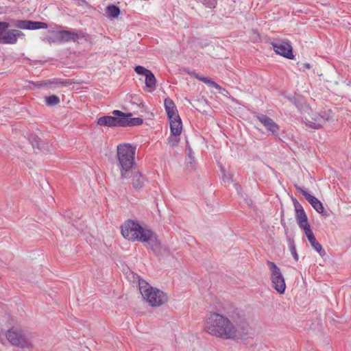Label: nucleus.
<instances>
[{"instance_id":"f257e3e1","label":"nucleus","mask_w":351,"mask_h":351,"mask_svg":"<svg viewBox=\"0 0 351 351\" xmlns=\"http://www.w3.org/2000/svg\"><path fill=\"white\" fill-rule=\"evenodd\" d=\"M205 328L210 335L223 339H242L249 333L248 318L241 310L230 306L223 313H210Z\"/></svg>"},{"instance_id":"f03ea898","label":"nucleus","mask_w":351,"mask_h":351,"mask_svg":"<svg viewBox=\"0 0 351 351\" xmlns=\"http://www.w3.org/2000/svg\"><path fill=\"white\" fill-rule=\"evenodd\" d=\"M121 232L123 237L130 241L144 243L153 231L138 221L128 219L121 226Z\"/></svg>"},{"instance_id":"7ed1b4c3","label":"nucleus","mask_w":351,"mask_h":351,"mask_svg":"<svg viewBox=\"0 0 351 351\" xmlns=\"http://www.w3.org/2000/svg\"><path fill=\"white\" fill-rule=\"evenodd\" d=\"M136 148L128 144L117 146V158L120 165L121 178L130 177V171L133 169Z\"/></svg>"},{"instance_id":"20e7f679","label":"nucleus","mask_w":351,"mask_h":351,"mask_svg":"<svg viewBox=\"0 0 351 351\" xmlns=\"http://www.w3.org/2000/svg\"><path fill=\"white\" fill-rule=\"evenodd\" d=\"M5 337L10 343L16 347L22 348L32 347L31 334L24 330L12 328L7 331Z\"/></svg>"},{"instance_id":"39448f33","label":"nucleus","mask_w":351,"mask_h":351,"mask_svg":"<svg viewBox=\"0 0 351 351\" xmlns=\"http://www.w3.org/2000/svg\"><path fill=\"white\" fill-rule=\"evenodd\" d=\"M12 26V21L0 22V43L6 45L16 44L19 38H23L25 34L20 30L12 29L7 30Z\"/></svg>"},{"instance_id":"423d86ee","label":"nucleus","mask_w":351,"mask_h":351,"mask_svg":"<svg viewBox=\"0 0 351 351\" xmlns=\"http://www.w3.org/2000/svg\"><path fill=\"white\" fill-rule=\"evenodd\" d=\"M142 295L150 306L155 307L165 304L168 300L167 295L163 291L152 287L143 290Z\"/></svg>"},{"instance_id":"0eeeda50","label":"nucleus","mask_w":351,"mask_h":351,"mask_svg":"<svg viewBox=\"0 0 351 351\" xmlns=\"http://www.w3.org/2000/svg\"><path fill=\"white\" fill-rule=\"evenodd\" d=\"M267 264L271 271V281L273 288L278 293H284L286 284L280 268L274 262L269 261H267Z\"/></svg>"},{"instance_id":"6e6552de","label":"nucleus","mask_w":351,"mask_h":351,"mask_svg":"<svg viewBox=\"0 0 351 351\" xmlns=\"http://www.w3.org/2000/svg\"><path fill=\"white\" fill-rule=\"evenodd\" d=\"M149 246L153 254L156 256H165L169 254L167 246L162 245L159 241L158 235L152 232L147 241H145Z\"/></svg>"},{"instance_id":"1a4fd4ad","label":"nucleus","mask_w":351,"mask_h":351,"mask_svg":"<svg viewBox=\"0 0 351 351\" xmlns=\"http://www.w3.org/2000/svg\"><path fill=\"white\" fill-rule=\"evenodd\" d=\"M271 45L274 51L286 58L293 60L294 56L293 54V48L291 44L287 41L272 42Z\"/></svg>"},{"instance_id":"9d476101","label":"nucleus","mask_w":351,"mask_h":351,"mask_svg":"<svg viewBox=\"0 0 351 351\" xmlns=\"http://www.w3.org/2000/svg\"><path fill=\"white\" fill-rule=\"evenodd\" d=\"M254 117L261 123L265 129L274 136H278L279 125L270 117L262 113L256 112Z\"/></svg>"},{"instance_id":"9b49d317","label":"nucleus","mask_w":351,"mask_h":351,"mask_svg":"<svg viewBox=\"0 0 351 351\" xmlns=\"http://www.w3.org/2000/svg\"><path fill=\"white\" fill-rule=\"evenodd\" d=\"M296 190L304 195L308 202L318 213L323 215H327L326 212L323 206L322 203L315 196L311 195L308 192L304 190L300 186H296Z\"/></svg>"},{"instance_id":"f8f14e48","label":"nucleus","mask_w":351,"mask_h":351,"mask_svg":"<svg viewBox=\"0 0 351 351\" xmlns=\"http://www.w3.org/2000/svg\"><path fill=\"white\" fill-rule=\"evenodd\" d=\"M169 120L170 123L171 135L175 137L174 138H171V137H170L169 139L171 145L175 146L179 142V138H178V136H180L182 132V124L179 115L178 118L175 117Z\"/></svg>"},{"instance_id":"ddd939ff","label":"nucleus","mask_w":351,"mask_h":351,"mask_svg":"<svg viewBox=\"0 0 351 351\" xmlns=\"http://www.w3.org/2000/svg\"><path fill=\"white\" fill-rule=\"evenodd\" d=\"M123 117L119 115L103 116L97 119V123L101 126L123 127Z\"/></svg>"},{"instance_id":"4468645a","label":"nucleus","mask_w":351,"mask_h":351,"mask_svg":"<svg viewBox=\"0 0 351 351\" xmlns=\"http://www.w3.org/2000/svg\"><path fill=\"white\" fill-rule=\"evenodd\" d=\"M113 115L122 116L123 119V127H131L136 125H141L143 123V119L139 117L132 118V113H125L119 110H114L112 111Z\"/></svg>"},{"instance_id":"2eb2a0df","label":"nucleus","mask_w":351,"mask_h":351,"mask_svg":"<svg viewBox=\"0 0 351 351\" xmlns=\"http://www.w3.org/2000/svg\"><path fill=\"white\" fill-rule=\"evenodd\" d=\"M29 141L34 149L36 148L38 151L43 153L50 152L51 145L49 142H44L36 134H31L29 137Z\"/></svg>"},{"instance_id":"dca6fc26","label":"nucleus","mask_w":351,"mask_h":351,"mask_svg":"<svg viewBox=\"0 0 351 351\" xmlns=\"http://www.w3.org/2000/svg\"><path fill=\"white\" fill-rule=\"evenodd\" d=\"M56 38L60 42L76 41L79 38V36L74 31L60 30L56 32Z\"/></svg>"},{"instance_id":"f3484780","label":"nucleus","mask_w":351,"mask_h":351,"mask_svg":"<svg viewBox=\"0 0 351 351\" xmlns=\"http://www.w3.org/2000/svg\"><path fill=\"white\" fill-rule=\"evenodd\" d=\"M304 232L305 235L306 236L309 243H311V246L321 255L325 254L324 251L322 250V247L321 244L316 240L315 237L311 229V227L306 228L304 230H303Z\"/></svg>"},{"instance_id":"a211bd4d","label":"nucleus","mask_w":351,"mask_h":351,"mask_svg":"<svg viewBox=\"0 0 351 351\" xmlns=\"http://www.w3.org/2000/svg\"><path fill=\"white\" fill-rule=\"evenodd\" d=\"M295 210V218L298 222L299 227L304 230L306 228L311 227L308 222L307 215L303 208V207H300L297 208Z\"/></svg>"},{"instance_id":"6ab92c4d","label":"nucleus","mask_w":351,"mask_h":351,"mask_svg":"<svg viewBox=\"0 0 351 351\" xmlns=\"http://www.w3.org/2000/svg\"><path fill=\"white\" fill-rule=\"evenodd\" d=\"M130 173L133 187L136 190L142 189L145 183V178L143 174L140 171L134 169L130 171Z\"/></svg>"},{"instance_id":"aec40b11","label":"nucleus","mask_w":351,"mask_h":351,"mask_svg":"<svg viewBox=\"0 0 351 351\" xmlns=\"http://www.w3.org/2000/svg\"><path fill=\"white\" fill-rule=\"evenodd\" d=\"M165 108L166 112L167 114L169 119H171L172 118L177 117L178 118V113L176 108V106L173 101L169 98H167L165 99Z\"/></svg>"},{"instance_id":"412c9836","label":"nucleus","mask_w":351,"mask_h":351,"mask_svg":"<svg viewBox=\"0 0 351 351\" xmlns=\"http://www.w3.org/2000/svg\"><path fill=\"white\" fill-rule=\"evenodd\" d=\"M191 75L194 76L198 80L205 83L208 86L210 87H214L217 90H221V86H219L217 83L213 81L210 78L200 75L195 72H193Z\"/></svg>"},{"instance_id":"4be33fe9","label":"nucleus","mask_w":351,"mask_h":351,"mask_svg":"<svg viewBox=\"0 0 351 351\" xmlns=\"http://www.w3.org/2000/svg\"><path fill=\"white\" fill-rule=\"evenodd\" d=\"M145 77V86L147 88H149L147 91L152 93L156 89V79L152 71L149 72L148 74H147Z\"/></svg>"},{"instance_id":"5701e85b","label":"nucleus","mask_w":351,"mask_h":351,"mask_svg":"<svg viewBox=\"0 0 351 351\" xmlns=\"http://www.w3.org/2000/svg\"><path fill=\"white\" fill-rule=\"evenodd\" d=\"M12 21V26L21 29L30 30V21L29 20H14Z\"/></svg>"},{"instance_id":"b1692460","label":"nucleus","mask_w":351,"mask_h":351,"mask_svg":"<svg viewBox=\"0 0 351 351\" xmlns=\"http://www.w3.org/2000/svg\"><path fill=\"white\" fill-rule=\"evenodd\" d=\"M106 13L110 17L117 18L120 14V9L115 5H110L106 8Z\"/></svg>"},{"instance_id":"393cba45","label":"nucleus","mask_w":351,"mask_h":351,"mask_svg":"<svg viewBox=\"0 0 351 351\" xmlns=\"http://www.w3.org/2000/svg\"><path fill=\"white\" fill-rule=\"evenodd\" d=\"M288 244L289 247L290 252L294 258L295 261H298L299 260L298 254L296 251L295 245L294 243V241L291 237H287Z\"/></svg>"},{"instance_id":"a878e982","label":"nucleus","mask_w":351,"mask_h":351,"mask_svg":"<svg viewBox=\"0 0 351 351\" xmlns=\"http://www.w3.org/2000/svg\"><path fill=\"white\" fill-rule=\"evenodd\" d=\"M60 101V98L55 95L45 97V104L48 106H56L59 104Z\"/></svg>"},{"instance_id":"bb28decb","label":"nucleus","mask_w":351,"mask_h":351,"mask_svg":"<svg viewBox=\"0 0 351 351\" xmlns=\"http://www.w3.org/2000/svg\"><path fill=\"white\" fill-rule=\"evenodd\" d=\"M48 25L46 23L41 21H30V30H35L39 29H47Z\"/></svg>"},{"instance_id":"cd10ccee","label":"nucleus","mask_w":351,"mask_h":351,"mask_svg":"<svg viewBox=\"0 0 351 351\" xmlns=\"http://www.w3.org/2000/svg\"><path fill=\"white\" fill-rule=\"evenodd\" d=\"M134 71L137 74L142 75L144 76H146V75L148 74L149 72H151L150 70L147 69L144 66L140 65L136 66L134 68Z\"/></svg>"},{"instance_id":"c85d7f7f","label":"nucleus","mask_w":351,"mask_h":351,"mask_svg":"<svg viewBox=\"0 0 351 351\" xmlns=\"http://www.w3.org/2000/svg\"><path fill=\"white\" fill-rule=\"evenodd\" d=\"M55 84V82L53 81H51V80H46V81L38 82L34 83V84L36 86H37L38 88H41L43 86L51 87V84Z\"/></svg>"},{"instance_id":"c756f323","label":"nucleus","mask_w":351,"mask_h":351,"mask_svg":"<svg viewBox=\"0 0 351 351\" xmlns=\"http://www.w3.org/2000/svg\"><path fill=\"white\" fill-rule=\"evenodd\" d=\"M138 285H139V289L141 291V293H142L143 291L147 289V287H150L149 284L144 280H138Z\"/></svg>"},{"instance_id":"7c9ffc66","label":"nucleus","mask_w":351,"mask_h":351,"mask_svg":"<svg viewBox=\"0 0 351 351\" xmlns=\"http://www.w3.org/2000/svg\"><path fill=\"white\" fill-rule=\"evenodd\" d=\"M319 115H320L321 119H322L325 121H329L331 119L330 111L321 112Z\"/></svg>"},{"instance_id":"2f4dec72","label":"nucleus","mask_w":351,"mask_h":351,"mask_svg":"<svg viewBox=\"0 0 351 351\" xmlns=\"http://www.w3.org/2000/svg\"><path fill=\"white\" fill-rule=\"evenodd\" d=\"M203 3L208 8H215V5L217 3V1L216 0H203Z\"/></svg>"},{"instance_id":"473e14b6","label":"nucleus","mask_w":351,"mask_h":351,"mask_svg":"<svg viewBox=\"0 0 351 351\" xmlns=\"http://www.w3.org/2000/svg\"><path fill=\"white\" fill-rule=\"evenodd\" d=\"M307 125L309 128L315 129V130L319 129L322 127L320 123H316V122H312V121H309V123H307Z\"/></svg>"},{"instance_id":"72a5a7b5","label":"nucleus","mask_w":351,"mask_h":351,"mask_svg":"<svg viewBox=\"0 0 351 351\" xmlns=\"http://www.w3.org/2000/svg\"><path fill=\"white\" fill-rule=\"evenodd\" d=\"M222 171H223V181L226 182H229L230 180H231V176L230 174H226L225 173V171L223 169H221Z\"/></svg>"},{"instance_id":"f704fd0d","label":"nucleus","mask_w":351,"mask_h":351,"mask_svg":"<svg viewBox=\"0 0 351 351\" xmlns=\"http://www.w3.org/2000/svg\"><path fill=\"white\" fill-rule=\"evenodd\" d=\"M293 204L295 208V210L297 208H299L300 207H302L301 204L299 203V202L295 198H292Z\"/></svg>"},{"instance_id":"c9c22d12","label":"nucleus","mask_w":351,"mask_h":351,"mask_svg":"<svg viewBox=\"0 0 351 351\" xmlns=\"http://www.w3.org/2000/svg\"><path fill=\"white\" fill-rule=\"evenodd\" d=\"M186 150L188 152V155L190 158L192 157L191 154H192V150H191V148L190 147L189 145V143L186 142Z\"/></svg>"},{"instance_id":"e433bc0d","label":"nucleus","mask_w":351,"mask_h":351,"mask_svg":"<svg viewBox=\"0 0 351 351\" xmlns=\"http://www.w3.org/2000/svg\"><path fill=\"white\" fill-rule=\"evenodd\" d=\"M310 68H311V66H310V64H309L308 63H304V64H302V69H303L304 70H305V69H309Z\"/></svg>"}]
</instances>
